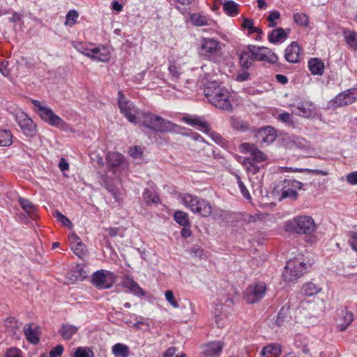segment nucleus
Listing matches in <instances>:
<instances>
[{"label": "nucleus", "mask_w": 357, "mask_h": 357, "mask_svg": "<svg viewBox=\"0 0 357 357\" xmlns=\"http://www.w3.org/2000/svg\"><path fill=\"white\" fill-rule=\"evenodd\" d=\"M308 68L312 75H321L324 70V64L318 58H311L308 61Z\"/></svg>", "instance_id": "29"}, {"label": "nucleus", "mask_w": 357, "mask_h": 357, "mask_svg": "<svg viewBox=\"0 0 357 357\" xmlns=\"http://www.w3.org/2000/svg\"><path fill=\"white\" fill-rule=\"evenodd\" d=\"M178 199L193 213L202 217H208L212 213L213 206L206 199L189 193L181 194Z\"/></svg>", "instance_id": "4"}, {"label": "nucleus", "mask_w": 357, "mask_h": 357, "mask_svg": "<svg viewBox=\"0 0 357 357\" xmlns=\"http://www.w3.org/2000/svg\"><path fill=\"white\" fill-rule=\"evenodd\" d=\"M155 133H167L174 131L176 125L171 121L152 113L143 112L138 123Z\"/></svg>", "instance_id": "3"}, {"label": "nucleus", "mask_w": 357, "mask_h": 357, "mask_svg": "<svg viewBox=\"0 0 357 357\" xmlns=\"http://www.w3.org/2000/svg\"><path fill=\"white\" fill-rule=\"evenodd\" d=\"M357 100V89H350L337 94L332 100L333 106L342 107L351 105Z\"/></svg>", "instance_id": "14"}, {"label": "nucleus", "mask_w": 357, "mask_h": 357, "mask_svg": "<svg viewBox=\"0 0 357 357\" xmlns=\"http://www.w3.org/2000/svg\"><path fill=\"white\" fill-rule=\"evenodd\" d=\"M70 248L73 253L80 258L86 255V246L82 242V246H79V243H77V245L76 244L74 246L71 245Z\"/></svg>", "instance_id": "47"}, {"label": "nucleus", "mask_w": 357, "mask_h": 357, "mask_svg": "<svg viewBox=\"0 0 357 357\" xmlns=\"http://www.w3.org/2000/svg\"><path fill=\"white\" fill-rule=\"evenodd\" d=\"M275 78L277 82L282 84H286L288 82V78L285 75L278 74L276 75Z\"/></svg>", "instance_id": "64"}, {"label": "nucleus", "mask_w": 357, "mask_h": 357, "mask_svg": "<svg viewBox=\"0 0 357 357\" xmlns=\"http://www.w3.org/2000/svg\"><path fill=\"white\" fill-rule=\"evenodd\" d=\"M74 273L76 278L84 279L86 276V272L84 271L83 266L80 264H78L75 266Z\"/></svg>", "instance_id": "52"}, {"label": "nucleus", "mask_w": 357, "mask_h": 357, "mask_svg": "<svg viewBox=\"0 0 357 357\" xmlns=\"http://www.w3.org/2000/svg\"><path fill=\"white\" fill-rule=\"evenodd\" d=\"M129 153H130V156L132 157L133 158H139L141 156V155L142 154L140 147H137V146L131 148L130 149Z\"/></svg>", "instance_id": "58"}, {"label": "nucleus", "mask_w": 357, "mask_h": 357, "mask_svg": "<svg viewBox=\"0 0 357 357\" xmlns=\"http://www.w3.org/2000/svg\"><path fill=\"white\" fill-rule=\"evenodd\" d=\"M294 21L298 25L301 26H307L309 25L308 16L303 13H296L293 16Z\"/></svg>", "instance_id": "41"}, {"label": "nucleus", "mask_w": 357, "mask_h": 357, "mask_svg": "<svg viewBox=\"0 0 357 357\" xmlns=\"http://www.w3.org/2000/svg\"><path fill=\"white\" fill-rule=\"evenodd\" d=\"M107 168L115 177L119 178L123 174H127L129 169V162L120 153L110 151L107 153Z\"/></svg>", "instance_id": "7"}, {"label": "nucleus", "mask_w": 357, "mask_h": 357, "mask_svg": "<svg viewBox=\"0 0 357 357\" xmlns=\"http://www.w3.org/2000/svg\"><path fill=\"white\" fill-rule=\"evenodd\" d=\"M118 104L121 112L130 122L135 124L140 122L143 112L138 110L132 102L128 100L122 91L118 92Z\"/></svg>", "instance_id": "9"}, {"label": "nucleus", "mask_w": 357, "mask_h": 357, "mask_svg": "<svg viewBox=\"0 0 357 357\" xmlns=\"http://www.w3.org/2000/svg\"><path fill=\"white\" fill-rule=\"evenodd\" d=\"M284 229L298 234L311 235L316 230V225L311 217L300 215L287 221L284 224Z\"/></svg>", "instance_id": "6"}, {"label": "nucleus", "mask_w": 357, "mask_h": 357, "mask_svg": "<svg viewBox=\"0 0 357 357\" xmlns=\"http://www.w3.org/2000/svg\"><path fill=\"white\" fill-rule=\"evenodd\" d=\"M78 13L75 10H70L66 16L65 25L72 26L78 18Z\"/></svg>", "instance_id": "44"}, {"label": "nucleus", "mask_w": 357, "mask_h": 357, "mask_svg": "<svg viewBox=\"0 0 357 357\" xmlns=\"http://www.w3.org/2000/svg\"><path fill=\"white\" fill-rule=\"evenodd\" d=\"M116 277L111 271L100 270L92 275V284L99 289H109L116 282Z\"/></svg>", "instance_id": "12"}, {"label": "nucleus", "mask_w": 357, "mask_h": 357, "mask_svg": "<svg viewBox=\"0 0 357 357\" xmlns=\"http://www.w3.org/2000/svg\"><path fill=\"white\" fill-rule=\"evenodd\" d=\"M4 326L10 332L13 333L14 334L20 328V324L16 319L13 317H8L4 321Z\"/></svg>", "instance_id": "42"}, {"label": "nucleus", "mask_w": 357, "mask_h": 357, "mask_svg": "<svg viewBox=\"0 0 357 357\" xmlns=\"http://www.w3.org/2000/svg\"><path fill=\"white\" fill-rule=\"evenodd\" d=\"M78 328L69 324H63L59 330V333L64 340H70L77 333Z\"/></svg>", "instance_id": "30"}, {"label": "nucleus", "mask_w": 357, "mask_h": 357, "mask_svg": "<svg viewBox=\"0 0 357 357\" xmlns=\"http://www.w3.org/2000/svg\"><path fill=\"white\" fill-rule=\"evenodd\" d=\"M93 351L89 347H79L74 352V357H93Z\"/></svg>", "instance_id": "43"}, {"label": "nucleus", "mask_w": 357, "mask_h": 357, "mask_svg": "<svg viewBox=\"0 0 357 357\" xmlns=\"http://www.w3.org/2000/svg\"><path fill=\"white\" fill-rule=\"evenodd\" d=\"M73 46L80 53L87 57H96V53H100V56L98 59L101 61H109L110 59V53L107 48L104 46L96 47L93 48L89 47L88 45L82 42L73 41Z\"/></svg>", "instance_id": "10"}, {"label": "nucleus", "mask_w": 357, "mask_h": 357, "mask_svg": "<svg viewBox=\"0 0 357 357\" xmlns=\"http://www.w3.org/2000/svg\"><path fill=\"white\" fill-rule=\"evenodd\" d=\"M19 204L22 209L27 213L31 218H36V207L33 204L27 199L19 197Z\"/></svg>", "instance_id": "31"}, {"label": "nucleus", "mask_w": 357, "mask_h": 357, "mask_svg": "<svg viewBox=\"0 0 357 357\" xmlns=\"http://www.w3.org/2000/svg\"><path fill=\"white\" fill-rule=\"evenodd\" d=\"M112 353L116 357H128L130 354L129 347L122 343H116L112 347Z\"/></svg>", "instance_id": "33"}, {"label": "nucleus", "mask_w": 357, "mask_h": 357, "mask_svg": "<svg viewBox=\"0 0 357 357\" xmlns=\"http://www.w3.org/2000/svg\"><path fill=\"white\" fill-rule=\"evenodd\" d=\"M166 300L171 304V305L175 308H178L179 307L177 301H176L173 291L171 290H167L165 293Z\"/></svg>", "instance_id": "50"}, {"label": "nucleus", "mask_w": 357, "mask_h": 357, "mask_svg": "<svg viewBox=\"0 0 357 357\" xmlns=\"http://www.w3.org/2000/svg\"><path fill=\"white\" fill-rule=\"evenodd\" d=\"M347 181L351 185H357V171L349 174Z\"/></svg>", "instance_id": "57"}, {"label": "nucleus", "mask_w": 357, "mask_h": 357, "mask_svg": "<svg viewBox=\"0 0 357 357\" xmlns=\"http://www.w3.org/2000/svg\"><path fill=\"white\" fill-rule=\"evenodd\" d=\"M280 17V13L278 10L271 11L269 15L267 17V20L268 21V26L269 27H275L277 26L276 20H278Z\"/></svg>", "instance_id": "48"}, {"label": "nucleus", "mask_w": 357, "mask_h": 357, "mask_svg": "<svg viewBox=\"0 0 357 357\" xmlns=\"http://www.w3.org/2000/svg\"><path fill=\"white\" fill-rule=\"evenodd\" d=\"M192 23L196 26H204L208 24V20L205 16H202L198 14H194L191 17Z\"/></svg>", "instance_id": "46"}, {"label": "nucleus", "mask_w": 357, "mask_h": 357, "mask_svg": "<svg viewBox=\"0 0 357 357\" xmlns=\"http://www.w3.org/2000/svg\"><path fill=\"white\" fill-rule=\"evenodd\" d=\"M350 244L352 248L357 251V232H353L350 239Z\"/></svg>", "instance_id": "59"}, {"label": "nucleus", "mask_w": 357, "mask_h": 357, "mask_svg": "<svg viewBox=\"0 0 357 357\" xmlns=\"http://www.w3.org/2000/svg\"><path fill=\"white\" fill-rule=\"evenodd\" d=\"M231 127L241 132H245L249 129V124L237 116H231L230 119Z\"/></svg>", "instance_id": "35"}, {"label": "nucleus", "mask_w": 357, "mask_h": 357, "mask_svg": "<svg viewBox=\"0 0 357 357\" xmlns=\"http://www.w3.org/2000/svg\"><path fill=\"white\" fill-rule=\"evenodd\" d=\"M122 284L124 287L128 289L135 295L138 296H143L145 295L143 289L130 277L125 278L122 281Z\"/></svg>", "instance_id": "26"}, {"label": "nucleus", "mask_w": 357, "mask_h": 357, "mask_svg": "<svg viewBox=\"0 0 357 357\" xmlns=\"http://www.w3.org/2000/svg\"><path fill=\"white\" fill-rule=\"evenodd\" d=\"M247 69L239 71L236 77V80L238 82H244L249 79L250 73L246 70Z\"/></svg>", "instance_id": "55"}, {"label": "nucleus", "mask_w": 357, "mask_h": 357, "mask_svg": "<svg viewBox=\"0 0 357 357\" xmlns=\"http://www.w3.org/2000/svg\"><path fill=\"white\" fill-rule=\"evenodd\" d=\"M291 32L290 29L279 27L272 30L268 35V40L271 43H281L287 40Z\"/></svg>", "instance_id": "21"}, {"label": "nucleus", "mask_w": 357, "mask_h": 357, "mask_svg": "<svg viewBox=\"0 0 357 357\" xmlns=\"http://www.w3.org/2000/svg\"><path fill=\"white\" fill-rule=\"evenodd\" d=\"M238 149L241 153L250 155L243 159L242 164L252 174L258 173L262 167L261 163L268 160L267 155L254 144L244 142L239 146Z\"/></svg>", "instance_id": "2"}, {"label": "nucleus", "mask_w": 357, "mask_h": 357, "mask_svg": "<svg viewBox=\"0 0 357 357\" xmlns=\"http://www.w3.org/2000/svg\"><path fill=\"white\" fill-rule=\"evenodd\" d=\"M281 354V347L276 343L265 346L261 351V357H279Z\"/></svg>", "instance_id": "27"}, {"label": "nucleus", "mask_w": 357, "mask_h": 357, "mask_svg": "<svg viewBox=\"0 0 357 357\" xmlns=\"http://www.w3.org/2000/svg\"><path fill=\"white\" fill-rule=\"evenodd\" d=\"M5 357H22V352L16 348H10L7 350Z\"/></svg>", "instance_id": "56"}, {"label": "nucleus", "mask_w": 357, "mask_h": 357, "mask_svg": "<svg viewBox=\"0 0 357 357\" xmlns=\"http://www.w3.org/2000/svg\"><path fill=\"white\" fill-rule=\"evenodd\" d=\"M204 95L208 102L222 110L231 111V94L228 89L216 82H210L204 88Z\"/></svg>", "instance_id": "1"}, {"label": "nucleus", "mask_w": 357, "mask_h": 357, "mask_svg": "<svg viewBox=\"0 0 357 357\" xmlns=\"http://www.w3.org/2000/svg\"><path fill=\"white\" fill-rule=\"evenodd\" d=\"M288 186L291 187H284L282 189L281 197L282 199L289 198L294 200L296 199L298 197L296 189L301 188V183L296 180L290 181L288 182Z\"/></svg>", "instance_id": "23"}, {"label": "nucleus", "mask_w": 357, "mask_h": 357, "mask_svg": "<svg viewBox=\"0 0 357 357\" xmlns=\"http://www.w3.org/2000/svg\"><path fill=\"white\" fill-rule=\"evenodd\" d=\"M176 348L174 347H171L163 353V357H173L176 354Z\"/></svg>", "instance_id": "61"}, {"label": "nucleus", "mask_w": 357, "mask_h": 357, "mask_svg": "<svg viewBox=\"0 0 357 357\" xmlns=\"http://www.w3.org/2000/svg\"><path fill=\"white\" fill-rule=\"evenodd\" d=\"M314 109L315 107L312 102L304 100L298 104L294 112L298 115L309 117L314 113Z\"/></svg>", "instance_id": "25"}, {"label": "nucleus", "mask_w": 357, "mask_h": 357, "mask_svg": "<svg viewBox=\"0 0 357 357\" xmlns=\"http://www.w3.org/2000/svg\"><path fill=\"white\" fill-rule=\"evenodd\" d=\"M224 344L220 341L209 342L202 346V353L205 357H218L221 354Z\"/></svg>", "instance_id": "20"}, {"label": "nucleus", "mask_w": 357, "mask_h": 357, "mask_svg": "<svg viewBox=\"0 0 357 357\" xmlns=\"http://www.w3.org/2000/svg\"><path fill=\"white\" fill-rule=\"evenodd\" d=\"M15 121L25 136L29 137L36 136L37 133V126L26 113L22 111L17 112L15 114Z\"/></svg>", "instance_id": "13"}, {"label": "nucleus", "mask_w": 357, "mask_h": 357, "mask_svg": "<svg viewBox=\"0 0 357 357\" xmlns=\"http://www.w3.org/2000/svg\"><path fill=\"white\" fill-rule=\"evenodd\" d=\"M303 255L299 254L296 257L289 259L284 267L282 273L284 280L287 282L296 280L301 277L311 264L306 262Z\"/></svg>", "instance_id": "5"}, {"label": "nucleus", "mask_w": 357, "mask_h": 357, "mask_svg": "<svg viewBox=\"0 0 357 357\" xmlns=\"http://www.w3.org/2000/svg\"><path fill=\"white\" fill-rule=\"evenodd\" d=\"M183 121L188 125L192 126H197L200 130L202 132L210 134L212 137L217 140L220 138V136L218 134L213 132L207 122L204 119L203 117L200 116H184L183 117Z\"/></svg>", "instance_id": "15"}, {"label": "nucleus", "mask_w": 357, "mask_h": 357, "mask_svg": "<svg viewBox=\"0 0 357 357\" xmlns=\"http://www.w3.org/2000/svg\"><path fill=\"white\" fill-rule=\"evenodd\" d=\"M13 135L10 130H3L0 131V146H8L13 143Z\"/></svg>", "instance_id": "39"}, {"label": "nucleus", "mask_w": 357, "mask_h": 357, "mask_svg": "<svg viewBox=\"0 0 357 357\" xmlns=\"http://www.w3.org/2000/svg\"><path fill=\"white\" fill-rule=\"evenodd\" d=\"M254 24V22L252 20L248 19V18H244L242 23V26L248 29L249 28H251V26Z\"/></svg>", "instance_id": "63"}, {"label": "nucleus", "mask_w": 357, "mask_h": 357, "mask_svg": "<svg viewBox=\"0 0 357 357\" xmlns=\"http://www.w3.org/2000/svg\"><path fill=\"white\" fill-rule=\"evenodd\" d=\"M266 284L263 282H257L249 285L245 292L244 298L249 304L260 301L266 295Z\"/></svg>", "instance_id": "11"}, {"label": "nucleus", "mask_w": 357, "mask_h": 357, "mask_svg": "<svg viewBox=\"0 0 357 357\" xmlns=\"http://www.w3.org/2000/svg\"><path fill=\"white\" fill-rule=\"evenodd\" d=\"M24 335L27 340L34 344H38L39 342V337L36 329L32 328L31 324H26L24 327Z\"/></svg>", "instance_id": "32"}, {"label": "nucleus", "mask_w": 357, "mask_h": 357, "mask_svg": "<svg viewBox=\"0 0 357 357\" xmlns=\"http://www.w3.org/2000/svg\"><path fill=\"white\" fill-rule=\"evenodd\" d=\"M59 167L61 171L63 172L68 169L69 164L64 158H61L59 163Z\"/></svg>", "instance_id": "60"}, {"label": "nucleus", "mask_w": 357, "mask_h": 357, "mask_svg": "<svg viewBox=\"0 0 357 357\" xmlns=\"http://www.w3.org/2000/svg\"><path fill=\"white\" fill-rule=\"evenodd\" d=\"M192 234L190 226L183 227L181 231V235L184 238H188Z\"/></svg>", "instance_id": "62"}, {"label": "nucleus", "mask_w": 357, "mask_h": 357, "mask_svg": "<svg viewBox=\"0 0 357 357\" xmlns=\"http://www.w3.org/2000/svg\"><path fill=\"white\" fill-rule=\"evenodd\" d=\"M301 56V47L298 43H291L284 50V58L291 63H298Z\"/></svg>", "instance_id": "18"}, {"label": "nucleus", "mask_w": 357, "mask_h": 357, "mask_svg": "<svg viewBox=\"0 0 357 357\" xmlns=\"http://www.w3.org/2000/svg\"><path fill=\"white\" fill-rule=\"evenodd\" d=\"M168 70L171 80L174 82H176L181 75L180 66L175 62H171L169 65Z\"/></svg>", "instance_id": "36"}, {"label": "nucleus", "mask_w": 357, "mask_h": 357, "mask_svg": "<svg viewBox=\"0 0 357 357\" xmlns=\"http://www.w3.org/2000/svg\"><path fill=\"white\" fill-rule=\"evenodd\" d=\"M255 60L266 61L270 64H275L278 61V56L268 47L264 46L254 45Z\"/></svg>", "instance_id": "16"}, {"label": "nucleus", "mask_w": 357, "mask_h": 357, "mask_svg": "<svg viewBox=\"0 0 357 357\" xmlns=\"http://www.w3.org/2000/svg\"><path fill=\"white\" fill-rule=\"evenodd\" d=\"M63 351V347L62 345H57L50 351V357H59L62 355Z\"/></svg>", "instance_id": "54"}, {"label": "nucleus", "mask_w": 357, "mask_h": 357, "mask_svg": "<svg viewBox=\"0 0 357 357\" xmlns=\"http://www.w3.org/2000/svg\"><path fill=\"white\" fill-rule=\"evenodd\" d=\"M174 220L183 227L190 226L188 215L183 211H177L174 215Z\"/></svg>", "instance_id": "37"}, {"label": "nucleus", "mask_w": 357, "mask_h": 357, "mask_svg": "<svg viewBox=\"0 0 357 357\" xmlns=\"http://www.w3.org/2000/svg\"><path fill=\"white\" fill-rule=\"evenodd\" d=\"M31 102L34 106V111L48 125L58 128H62L66 125V122L56 115L50 107L43 105L37 100H32Z\"/></svg>", "instance_id": "8"}, {"label": "nucleus", "mask_w": 357, "mask_h": 357, "mask_svg": "<svg viewBox=\"0 0 357 357\" xmlns=\"http://www.w3.org/2000/svg\"><path fill=\"white\" fill-rule=\"evenodd\" d=\"M342 35L349 48L357 51V32L344 29Z\"/></svg>", "instance_id": "28"}, {"label": "nucleus", "mask_w": 357, "mask_h": 357, "mask_svg": "<svg viewBox=\"0 0 357 357\" xmlns=\"http://www.w3.org/2000/svg\"><path fill=\"white\" fill-rule=\"evenodd\" d=\"M256 137L260 144H269L275 141L276 132L273 127L266 126L257 132Z\"/></svg>", "instance_id": "17"}, {"label": "nucleus", "mask_w": 357, "mask_h": 357, "mask_svg": "<svg viewBox=\"0 0 357 357\" xmlns=\"http://www.w3.org/2000/svg\"><path fill=\"white\" fill-rule=\"evenodd\" d=\"M54 217L60 221L63 225L68 227L72 225L71 221L61 212L56 211L54 213Z\"/></svg>", "instance_id": "49"}, {"label": "nucleus", "mask_w": 357, "mask_h": 357, "mask_svg": "<svg viewBox=\"0 0 357 357\" xmlns=\"http://www.w3.org/2000/svg\"><path fill=\"white\" fill-rule=\"evenodd\" d=\"M278 119L286 123H293L292 116L291 114L287 112H283L280 114L278 115Z\"/></svg>", "instance_id": "53"}, {"label": "nucleus", "mask_w": 357, "mask_h": 357, "mask_svg": "<svg viewBox=\"0 0 357 357\" xmlns=\"http://www.w3.org/2000/svg\"><path fill=\"white\" fill-rule=\"evenodd\" d=\"M68 241L70 247H71V245L74 246L75 244L77 245V243H79V246H82V241L80 238L73 232L68 235Z\"/></svg>", "instance_id": "51"}, {"label": "nucleus", "mask_w": 357, "mask_h": 357, "mask_svg": "<svg viewBox=\"0 0 357 357\" xmlns=\"http://www.w3.org/2000/svg\"><path fill=\"white\" fill-rule=\"evenodd\" d=\"M225 12L231 15L235 16L238 14V4L233 1H227L223 4Z\"/></svg>", "instance_id": "40"}, {"label": "nucleus", "mask_w": 357, "mask_h": 357, "mask_svg": "<svg viewBox=\"0 0 357 357\" xmlns=\"http://www.w3.org/2000/svg\"><path fill=\"white\" fill-rule=\"evenodd\" d=\"M321 291V287L311 282L305 283L302 287V292L303 293V294L308 296L316 295Z\"/></svg>", "instance_id": "34"}, {"label": "nucleus", "mask_w": 357, "mask_h": 357, "mask_svg": "<svg viewBox=\"0 0 357 357\" xmlns=\"http://www.w3.org/2000/svg\"><path fill=\"white\" fill-rule=\"evenodd\" d=\"M143 199L147 204H151L153 203H158L159 202V196L156 192L146 189L143 192Z\"/></svg>", "instance_id": "38"}, {"label": "nucleus", "mask_w": 357, "mask_h": 357, "mask_svg": "<svg viewBox=\"0 0 357 357\" xmlns=\"http://www.w3.org/2000/svg\"><path fill=\"white\" fill-rule=\"evenodd\" d=\"M253 47V45H249L246 50H243L239 54L240 64L243 69L250 68L252 62L255 60V52Z\"/></svg>", "instance_id": "19"}, {"label": "nucleus", "mask_w": 357, "mask_h": 357, "mask_svg": "<svg viewBox=\"0 0 357 357\" xmlns=\"http://www.w3.org/2000/svg\"><path fill=\"white\" fill-rule=\"evenodd\" d=\"M202 50L200 54L202 55L208 56L216 53L219 49L220 43L213 38H203L201 43Z\"/></svg>", "instance_id": "22"}, {"label": "nucleus", "mask_w": 357, "mask_h": 357, "mask_svg": "<svg viewBox=\"0 0 357 357\" xmlns=\"http://www.w3.org/2000/svg\"><path fill=\"white\" fill-rule=\"evenodd\" d=\"M354 320L352 312L346 309L342 310L337 320V327L340 331H344Z\"/></svg>", "instance_id": "24"}, {"label": "nucleus", "mask_w": 357, "mask_h": 357, "mask_svg": "<svg viewBox=\"0 0 357 357\" xmlns=\"http://www.w3.org/2000/svg\"><path fill=\"white\" fill-rule=\"evenodd\" d=\"M235 177L236 178V181L242 195L245 199H250L251 198L250 194L247 188L245 187V185H244L243 182L241 181L240 176L236 174Z\"/></svg>", "instance_id": "45"}]
</instances>
